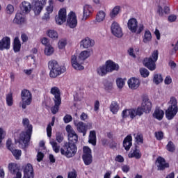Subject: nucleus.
Here are the masks:
<instances>
[{
	"instance_id": "obj_1",
	"label": "nucleus",
	"mask_w": 178,
	"mask_h": 178,
	"mask_svg": "<svg viewBox=\"0 0 178 178\" xmlns=\"http://www.w3.org/2000/svg\"><path fill=\"white\" fill-rule=\"evenodd\" d=\"M22 124L26 131H23L19 134L17 143H19V144H24L26 147L29 145V143H30V140H31V134H33V125L30 124V120L29 118H24L22 120Z\"/></svg>"
},
{
	"instance_id": "obj_2",
	"label": "nucleus",
	"mask_w": 178,
	"mask_h": 178,
	"mask_svg": "<svg viewBox=\"0 0 178 178\" xmlns=\"http://www.w3.org/2000/svg\"><path fill=\"white\" fill-rule=\"evenodd\" d=\"M91 52H92V49L83 51L80 53L78 58L76 55L72 56L71 63L75 70H84V66L81 65V63H83L86 59L90 58Z\"/></svg>"
},
{
	"instance_id": "obj_3",
	"label": "nucleus",
	"mask_w": 178,
	"mask_h": 178,
	"mask_svg": "<svg viewBox=\"0 0 178 178\" xmlns=\"http://www.w3.org/2000/svg\"><path fill=\"white\" fill-rule=\"evenodd\" d=\"M48 67L50 70L49 76L51 79H56L58 76L63 74L66 72V67L65 66L59 65L58 61L51 60L48 63Z\"/></svg>"
},
{
	"instance_id": "obj_4",
	"label": "nucleus",
	"mask_w": 178,
	"mask_h": 178,
	"mask_svg": "<svg viewBox=\"0 0 178 178\" xmlns=\"http://www.w3.org/2000/svg\"><path fill=\"white\" fill-rule=\"evenodd\" d=\"M168 105V107L165 110V118L168 120H172L178 113L177 99L171 97Z\"/></svg>"
},
{
	"instance_id": "obj_5",
	"label": "nucleus",
	"mask_w": 178,
	"mask_h": 178,
	"mask_svg": "<svg viewBox=\"0 0 178 178\" xmlns=\"http://www.w3.org/2000/svg\"><path fill=\"white\" fill-rule=\"evenodd\" d=\"M158 56H159V51L154 50L149 57H146L143 60V64L150 72H154L156 69V61L158 60Z\"/></svg>"
},
{
	"instance_id": "obj_6",
	"label": "nucleus",
	"mask_w": 178,
	"mask_h": 178,
	"mask_svg": "<svg viewBox=\"0 0 178 178\" xmlns=\"http://www.w3.org/2000/svg\"><path fill=\"white\" fill-rule=\"evenodd\" d=\"M60 154L66 158H73L77 154V146L74 143L66 142L60 149Z\"/></svg>"
},
{
	"instance_id": "obj_7",
	"label": "nucleus",
	"mask_w": 178,
	"mask_h": 178,
	"mask_svg": "<svg viewBox=\"0 0 178 178\" xmlns=\"http://www.w3.org/2000/svg\"><path fill=\"white\" fill-rule=\"evenodd\" d=\"M127 27L131 33H135L136 34H141L144 31V24H139L136 18H131L128 20Z\"/></svg>"
},
{
	"instance_id": "obj_8",
	"label": "nucleus",
	"mask_w": 178,
	"mask_h": 178,
	"mask_svg": "<svg viewBox=\"0 0 178 178\" xmlns=\"http://www.w3.org/2000/svg\"><path fill=\"white\" fill-rule=\"evenodd\" d=\"M22 104V109H26L27 106L31 105L33 102V94L27 89H23L21 92Z\"/></svg>"
},
{
	"instance_id": "obj_9",
	"label": "nucleus",
	"mask_w": 178,
	"mask_h": 178,
	"mask_svg": "<svg viewBox=\"0 0 178 178\" xmlns=\"http://www.w3.org/2000/svg\"><path fill=\"white\" fill-rule=\"evenodd\" d=\"M82 159L85 165H88L92 163V154L91 149L88 146H84L83 148Z\"/></svg>"
},
{
	"instance_id": "obj_10",
	"label": "nucleus",
	"mask_w": 178,
	"mask_h": 178,
	"mask_svg": "<svg viewBox=\"0 0 178 178\" xmlns=\"http://www.w3.org/2000/svg\"><path fill=\"white\" fill-rule=\"evenodd\" d=\"M6 147L12 152L15 159H20V156H22V150L16 149L15 148V145L12 143V139L9 138L7 140Z\"/></svg>"
},
{
	"instance_id": "obj_11",
	"label": "nucleus",
	"mask_w": 178,
	"mask_h": 178,
	"mask_svg": "<svg viewBox=\"0 0 178 178\" xmlns=\"http://www.w3.org/2000/svg\"><path fill=\"white\" fill-rule=\"evenodd\" d=\"M155 164L157 166V170L163 171L165 169H168V168H170V164H169V162H167L165 158L161 156H159L156 158Z\"/></svg>"
},
{
	"instance_id": "obj_12",
	"label": "nucleus",
	"mask_w": 178,
	"mask_h": 178,
	"mask_svg": "<svg viewBox=\"0 0 178 178\" xmlns=\"http://www.w3.org/2000/svg\"><path fill=\"white\" fill-rule=\"evenodd\" d=\"M45 5H47V0H38L32 6V10H33L35 15H38L41 13Z\"/></svg>"
},
{
	"instance_id": "obj_13",
	"label": "nucleus",
	"mask_w": 178,
	"mask_h": 178,
	"mask_svg": "<svg viewBox=\"0 0 178 178\" xmlns=\"http://www.w3.org/2000/svg\"><path fill=\"white\" fill-rule=\"evenodd\" d=\"M111 33L115 37H118V38H121L123 37V32L122 31V28L120 25L116 22H113L111 24Z\"/></svg>"
},
{
	"instance_id": "obj_14",
	"label": "nucleus",
	"mask_w": 178,
	"mask_h": 178,
	"mask_svg": "<svg viewBox=\"0 0 178 178\" xmlns=\"http://www.w3.org/2000/svg\"><path fill=\"white\" fill-rule=\"evenodd\" d=\"M104 65H106L108 73H112V72H119V69H120L119 64L113 62L112 60H108Z\"/></svg>"
},
{
	"instance_id": "obj_15",
	"label": "nucleus",
	"mask_w": 178,
	"mask_h": 178,
	"mask_svg": "<svg viewBox=\"0 0 178 178\" xmlns=\"http://www.w3.org/2000/svg\"><path fill=\"white\" fill-rule=\"evenodd\" d=\"M67 24L70 29H74L76 28V26H77V17L73 11H71L68 15Z\"/></svg>"
},
{
	"instance_id": "obj_16",
	"label": "nucleus",
	"mask_w": 178,
	"mask_h": 178,
	"mask_svg": "<svg viewBox=\"0 0 178 178\" xmlns=\"http://www.w3.org/2000/svg\"><path fill=\"white\" fill-rule=\"evenodd\" d=\"M74 124L79 133H82L83 137L87 134V124L78 120H74Z\"/></svg>"
},
{
	"instance_id": "obj_17",
	"label": "nucleus",
	"mask_w": 178,
	"mask_h": 178,
	"mask_svg": "<svg viewBox=\"0 0 178 178\" xmlns=\"http://www.w3.org/2000/svg\"><path fill=\"white\" fill-rule=\"evenodd\" d=\"M128 156L129 158H135L136 159H141L142 154L140 150V146L135 145L134 147L131 148Z\"/></svg>"
},
{
	"instance_id": "obj_18",
	"label": "nucleus",
	"mask_w": 178,
	"mask_h": 178,
	"mask_svg": "<svg viewBox=\"0 0 178 178\" xmlns=\"http://www.w3.org/2000/svg\"><path fill=\"white\" fill-rule=\"evenodd\" d=\"M141 107L145 110V113H149L152 109V103L148 97H145L143 99Z\"/></svg>"
},
{
	"instance_id": "obj_19",
	"label": "nucleus",
	"mask_w": 178,
	"mask_h": 178,
	"mask_svg": "<svg viewBox=\"0 0 178 178\" xmlns=\"http://www.w3.org/2000/svg\"><path fill=\"white\" fill-rule=\"evenodd\" d=\"M23 178H34V168L31 164L28 163L25 165Z\"/></svg>"
},
{
	"instance_id": "obj_20",
	"label": "nucleus",
	"mask_w": 178,
	"mask_h": 178,
	"mask_svg": "<svg viewBox=\"0 0 178 178\" xmlns=\"http://www.w3.org/2000/svg\"><path fill=\"white\" fill-rule=\"evenodd\" d=\"M5 49H10V38L8 36H5L0 40V51Z\"/></svg>"
},
{
	"instance_id": "obj_21",
	"label": "nucleus",
	"mask_w": 178,
	"mask_h": 178,
	"mask_svg": "<svg viewBox=\"0 0 178 178\" xmlns=\"http://www.w3.org/2000/svg\"><path fill=\"white\" fill-rule=\"evenodd\" d=\"M66 22V9L61 8L58 12V16L56 17V22L60 26Z\"/></svg>"
},
{
	"instance_id": "obj_22",
	"label": "nucleus",
	"mask_w": 178,
	"mask_h": 178,
	"mask_svg": "<svg viewBox=\"0 0 178 178\" xmlns=\"http://www.w3.org/2000/svg\"><path fill=\"white\" fill-rule=\"evenodd\" d=\"M144 112H145V111L142 106L138 107L136 110L134 108H130V118L131 119H134L136 116H142V115H144Z\"/></svg>"
},
{
	"instance_id": "obj_23",
	"label": "nucleus",
	"mask_w": 178,
	"mask_h": 178,
	"mask_svg": "<svg viewBox=\"0 0 178 178\" xmlns=\"http://www.w3.org/2000/svg\"><path fill=\"white\" fill-rule=\"evenodd\" d=\"M122 145L125 149V151H130L131 146L133 145V137L131 134L127 135L122 143Z\"/></svg>"
},
{
	"instance_id": "obj_24",
	"label": "nucleus",
	"mask_w": 178,
	"mask_h": 178,
	"mask_svg": "<svg viewBox=\"0 0 178 178\" xmlns=\"http://www.w3.org/2000/svg\"><path fill=\"white\" fill-rule=\"evenodd\" d=\"M128 86L131 90H137L140 87V80L136 77H132L128 80Z\"/></svg>"
},
{
	"instance_id": "obj_25",
	"label": "nucleus",
	"mask_w": 178,
	"mask_h": 178,
	"mask_svg": "<svg viewBox=\"0 0 178 178\" xmlns=\"http://www.w3.org/2000/svg\"><path fill=\"white\" fill-rule=\"evenodd\" d=\"M50 93L54 95V101H62V97H60V90L59 88L54 86L51 88Z\"/></svg>"
},
{
	"instance_id": "obj_26",
	"label": "nucleus",
	"mask_w": 178,
	"mask_h": 178,
	"mask_svg": "<svg viewBox=\"0 0 178 178\" xmlns=\"http://www.w3.org/2000/svg\"><path fill=\"white\" fill-rule=\"evenodd\" d=\"M13 23L15 24H24L26 23V17L22 14V13H17L13 19Z\"/></svg>"
},
{
	"instance_id": "obj_27",
	"label": "nucleus",
	"mask_w": 178,
	"mask_h": 178,
	"mask_svg": "<svg viewBox=\"0 0 178 178\" xmlns=\"http://www.w3.org/2000/svg\"><path fill=\"white\" fill-rule=\"evenodd\" d=\"M92 12H94V10L92 9V7L91 6L85 5L83 6V17L82 20H87L90 15H91Z\"/></svg>"
},
{
	"instance_id": "obj_28",
	"label": "nucleus",
	"mask_w": 178,
	"mask_h": 178,
	"mask_svg": "<svg viewBox=\"0 0 178 178\" xmlns=\"http://www.w3.org/2000/svg\"><path fill=\"white\" fill-rule=\"evenodd\" d=\"M163 116H165V111L159 108H156L153 113V118H154V119H157V120H162V119H163Z\"/></svg>"
},
{
	"instance_id": "obj_29",
	"label": "nucleus",
	"mask_w": 178,
	"mask_h": 178,
	"mask_svg": "<svg viewBox=\"0 0 178 178\" xmlns=\"http://www.w3.org/2000/svg\"><path fill=\"white\" fill-rule=\"evenodd\" d=\"M88 143L94 147L97 145V132L95 131H90L88 136Z\"/></svg>"
},
{
	"instance_id": "obj_30",
	"label": "nucleus",
	"mask_w": 178,
	"mask_h": 178,
	"mask_svg": "<svg viewBox=\"0 0 178 178\" xmlns=\"http://www.w3.org/2000/svg\"><path fill=\"white\" fill-rule=\"evenodd\" d=\"M95 42L89 38H86L81 42V46L82 45L83 48H90V47H94Z\"/></svg>"
},
{
	"instance_id": "obj_31",
	"label": "nucleus",
	"mask_w": 178,
	"mask_h": 178,
	"mask_svg": "<svg viewBox=\"0 0 178 178\" xmlns=\"http://www.w3.org/2000/svg\"><path fill=\"white\" fill-rule=\"evenodd\" d=\"M13 47L14 52H20V49L22 48V43L20 42V40L19 39V37H15L14 38L13 42Z\"/></svg>"
},
{
	"instance_id": "obj_32",
	"label": "nucleus",
	"mask_w": 178,
	"mask_h": 178,
	"mask_svg": "<svg viewBox=\"0 0 178 178\" xmlns=\"http://www.w3.org/2000/svg\"><path fill=\"white\" fill-rule=\"evenodd\" d=\"M22 13H29L31 10V4L27 1H23L20 6Z\"/></svg>"
},
{
	"instance_id": "obj_33",
	"label": "nucleus",
	"mask_w": 178,
	"mask_h": 178,
	"mask_svg": "<svg viewBox=\"0 0 178 178\" xmlns=\"http://www.w3.org/2000/svg\"><path fill=\"white\" fill-rule=\"evenodd\" d=\"M97 72L98 75L102 76V77H104V76H106V74H108V73H109L108 71V69L106 68V65H105L99 66L97 69Z\"/></svg>"
},
{
	"instance_id": "obj_34",
	"label": "nucleus",
	"mask_w": 178,
	"mask_h": 178,
	"mask_svg": "<svg viewBox=\"0 0 178 178\" xmlns=\"http://www.w3.org/2000/svg\"><path fill=\"white\" fill-rule=\"evenodd\" d=\"M54 106L51 108V111L53 115H56L59 112V106L62 104V100H54Z\"/></svg>"
},
{
	"instance_id": "obj_35",
	"label": "nucleus",
	"mask_w": 178,
	"mask_h": 178,
	"mask_svg": "<svg viewBox=\"0 0 178 178\" xmlns=\"http://www.w3.org/2000/svg\"><path fill=\"white\" fill-rule=\"evenodd\" d=\"M68 143H72V144H77V141H79V136L75 132H72V134H68Z\"/></svg>"
},
{
	"instance_id": "obj_36",
	"label": "nucleus",
	"mask_w": 178,
	"mask_h": 178,
	"mask_svg": "<svg viewBox=\"0 0 178 178\" xmlns=\"http://www.w3.org/2000/svg\"><path fill=\"white\" fill-rule=\"evenodd\" d=\"M152 40V34L149 30H146L143 35V42L147 44Z\"/></svg>"
},
{
	"instance_id": "obj_37",
	"label": "nucleus",
	"mask_w": 178,
	"mask_h": 178,
	"mask_svg": "<svg viewBox=\"0 0 178 178\" xmlns=\"http://www.w3.org/2000/svg\"><path fill=\"white\" fill-rule=\"evenodd\" d=\"M110 111L113 113V115H116L118 112H119V104L118 102L113 101L110 105Z\"/></svg>"
},
{
	"instance_id": "obj_38",
	"label": "nucleus",
	"mask_w": 178,
	"mask_h": 178,
	"mask_svg": "<svg viewBox=\"0 0 178 178\" xmlns=\"http://www.w3.org/2000/svg\"><path fill=\"white\" fill-rule=\"evenodd\" d=\"M54 124H55V117L52 118V120H51V123H49L47 127V137H49V138H51V137H52V127L51 126H54Z\"/></svg>"
},
{
	"instance_id": "obj_39",
	"label": "nucleus",
	"mask_w": 178,
	"mask_h": 178,
	"mask_svg": "<svg viewBox=\"0 0 178 178\" xmlns=\"http://www.w3.org/2000/svg\"><path fill=\"white\" fill-rule=\"evenodd\" d=\"M8 170L12 175H16V172L19 170L17 164L15 163H10L8 164Z\"/></svg>"
},
{
	"instance_id": "obj_40",
	"label": "nucleus",
	"mask_w": 178,
	"mask_h": 178,
	"mask_svg": "<svg viewBox=\"0 0 178 178\" xmlns=\"http://www.w3.org/2000/svg\"><path fill=\"white\" fill-rule=\"evenodd\" d=\"M106 16V14L105 12L100 10L97 13L96 15V22L98 23H101V22H104L105 20V17Z\"/></svg>"
},
{
	"instance_id": "obj_41",
	"label": "nucleus",
	"mask_w": 178,
	"mask_h": 178,
	"mask_svg": "<svg viewBox=\"0 0 178 178\" xmlns=\"http://www.w3.org/2000/svg\"><path fill=\"white\" fill-rule=\"evenodd\" d=\"M163 81V77H162V74H154L153 77V82L154 84H161Z\"/></svg>"
},
{
	"instance_id": "obj_42",
	"label": "nucleus",
	"mask_w": 178,
	"mask_h": 178,
	"mask_svg": "<svg viewBox=\"0 0 178 178\" xmlns=\"http://www.w3.org/2000/svg\"><path fill=\"white\" fill-rule=\"evenodd\" d=\"M6 102L8 106H13V93L10 92L6 95Z\"/></svg>"
},
{
	"instance_id": "obj_43",
	"label": "nucleus",
	"mask_w": 178,
	"mask_h": 178,
	"mask_svg": "<svg viewBox=\"0 0 178 178\" xmlns=\"http://www.w3.org/2000/svg\"><path fill=\"white\" fill-rule=\"evenodd\" d=\"M119 12H120V6H115L110 13V17L111 19L116 17V16L119 15Z\"/></svg>"
},
{
	"instance_id": "obj_44",
	"label": "nucleus",
	"mask_w": 178,
	"mask_h": 178,
	"mask_svg": "<svg viewBox=\"0 0 178 178\" xmlns=\"http://www.w3.org/2000/svg\"><path fill=\"white\" fill-rule=\"evenodd\" d=\"M165 149L168 152H175L176 151V145H175L172 140H170L165 146Z\"/></svg>"
},
{
	"instance_id": "obj_45",
	"label": "nucleus",
	"mask_w": 178,
	"mask_h": 178,
	"mask_svg": "<svg viewBox=\"0 0 178 178\" xmlns=\"http://www.w3.org/2000/svg\"><path fill=\"white\" fill-rule=\"evenodd\" d=\"M47 35L52 40H58V37H59L58 32L54 30H49L47 33Z\"/></svg>"
},
{
	"instance_id": "obj_46",
	"label": "nucleus",
	"mask_w": 178,
	"mask_h": 178,
	"mask_svg": "<svg viewBox=\"0 0 178 178\" xmlns=\"http://www.w3.org/2000/svg\"><path fill=\"white\" fill-rule=\"evenodd\" d=\"M139 72L140 73V75L144 78L148 77L149 76V71L147 70V68L142 67L139 70Z\"/></svg>"
},
{
	"instance_id": "obj_47",
	"label": "nucleus",
	"mask_w": 178,
	"mask_h": 178,
	"mask_svg": "<svg viewBox=\"0 0 178 178\" xmlns=\"http://www.w3.org/2000/svg\"><path fill=\"white\" fill-rule=\"evenodd\" d=\"M54 47H52L51 46L49 45L47 46L44 49V54L45 55H47V56H51V55H52V54H54Z\"/></svg>"
},
{
	"instance_id": "obj_48",
	"label": "nucleus",
	"mask_w": 178,
	"mask_h": 178,
	"mask_svg": "<svg viewBox=\"0 0 178 178\" xmlns=\"http://www.w3.org/2000/svg\"><path fill=\"white\" fill-rule=\"evenodd\" d=\"M137 144H144V136L143 134H138L135 138Z\"/></svg>"
},
{
	"instance_id": "obj_49",
	"label": "nucleus",
	"mask_w": 178,
	"mask_h": 178,
	"mask_svg": "<svg viewBox=\"0 0 178 178\" xmlns=\"http://www.w3.org/2000/svg\"><path fill=\"white\" fill-rule=\"evenodd\" d=\"M163 136H164V134L162 131H156L154 133V136L156 137V139L158 140V141H161V140H163Z\"/></svg>"
},
{
	"instance_id": "obj_50",
	"label": "nucleus",
	"mask_w": 178,
	"mask_h": 178,
	"mask_svg": "<svg viewBox=\"0 0 178 178\" xmlns=\"http://www.w3.org/2000/svg\"><path fill=\"white\" fill-rule=\"evenodd\" d=\"M51 145H52L53 150L56 154H58L60 151L59 146H58V143L56 141L50 142Z\"/></svg>"
},
{
	"instance_id": "obj_51",
	"label": "nucleus",
	"mask_w": 178,
	"mask_h": 178,
	"mask_svg": "<svg viewBox=\"0 0 178 178\" xmlns=\"http://www.w3.org/2000/svg\"><path fill=\"white\" fill-rule=\"evenodd\" d=\"M116 84L118 88L122 89V88L124 86V81L122 78H118L116 80Z\"/></svg>"
},
{
	"instance_id": "obj_52",
	"label": "nucleus",
	"mask_w": 178,
	"mask_h": 178,
	"mask_svg": "<svg viewBox=\"0 0 178 178\" xmlns=\"http://www.w3.org/2000/svg\"><path fill=\"white\" fill-rule=\"evenodd\" d=\"M6 12L8 15H12L15 12V7L12 4H8L6 7Z\"/></svg>"
},
{
	"instance_id": "obj_53",
	"label": "nucleus",
	"mask_w": 178,
	"mask_h": 178,
	"mask_svg": "<svg viewBox=\"0 0 178 178\" xmlns=\"http://www.w3.org/2000/svg\"><path fill=\"white\" fill-rule=\"evenodd\" d=\"M56 140L57 143H62V141H63V134L60 132H57L56 135Z\"/></svg>"
},
{
	"instance_id": "obj_54",
	"label": "nucleus",
	"mask_w": 178,
	"mask_h": 178,
	"mask_svg": "<svg viewBox=\"0 0 178 178\" xmlns=\"http://www.w3.org/2000/svg\"><path fill=\"white\" fill-rule=\"evenodd\" d=\"M130 109H124L122 112V119H127L129 116H130Z\"/></svg>"
},
{
	"instance_id": "obj_55",
	"label": "nucleus",
	"mask_w": 178,
	"mask_h": 178,
	"mask_svg": "<svg viewBox=\"0 0 178 178\" xmlns=\"http://www.w3.org/2000/svg\"><path fill=\"white\" fill-rule=\"evenodd\" d=\"M46 10L49 14L54 12V3H52V1H50L49 5L47 7Z\"/></svg>"
},
{
	"instance_id": "obj_56",
	"label": "nucleus",
	"mask_w": 178,
	"mask_h": 178,
	"mask_svg": "<svg viewBox=\"0 0 178 178\" xmlns=\"http://www.w3.org/2000/svg\"><path fill=\"white\" fill-rule=\"evenodd\" d=\"M63 120L65 123H70L73 120V117L69 114H66L63 118Z\"/></svg>"
},
{
	"instance_id": "obj_57",
	"label": "nucleus",
	"mask_w": 178,
	"mask_h": 178,
	"mask_svg": "<svg viewBox=\"0 0 178 178\" xmlns=\"http://www.w3.org/2000/svg\"><path fill=\"white\" fill-rule=\"evenodd\" d=\"M67 44V42H66V40H60L58 43L59 49H63V48L66 47Z\"/></svg>"
},
{
	"instance_id": "obj_58",
	"label": "nucleus",
	"mask_w": 178,
	"mask_h": 178,
	"mask_svg": "<svg viewBox=\"0 0 178 178\" xmlns=\"http://www.w3.org/2000/svg\"><path fill=\"white\" fill-rule=\"evenodd\" d=\"M115 162H119L120 163H123L124 162V158L122 155H118L115 158Z\"/></svg>"
},
{
	"instance_id": "obj_59",
	"label": "nucleus",
	"mask_w": 178,
	"mask_h": 178,
	"mask_svg": "<svg viewBox=\"0 0 178 178\" xmlns=\"http://www.w3.org/2000/svg\"><path fill=\"white\" fill-rule=\"evenodd\" d=\"M67 178H77V172H76V170L68 172Z\"/></svg>"
},
{
	"instance_id": "obj_60",
	"label": "nucleus",
	"mask_w": 178,
	"mask_h": 178,
	"mask_svg": "<svg viewBox=\"0 0 178 178\" xmlns=\"http://www.w3.org/2000/svg\"><path fill=\"white\" fill-rule=\"evenodd\" d=\"M44 159V153L38 152L37 154V161L38 162H41Z\"/></svg>"
},
{
	"instance_id": "obj_61",
	"label": "nucleus",
	"mask_w": 178,
	"mask_h": 178,
	"mask_svg": "<svg viewBox=\"0 0 178 178\" xmlns=\"http://www.w3.org/2000/svg\"><path fill=\"white\" fill-rule=\"evenodd\" d=\"M65 129L68 135L75 132L74 130H73V128H72L71 125H67Z\"/></svg>"
},
{
	"instance_id": "obj_62",
	"label": "nucleus",
	"mask_w": 178,
	"mask_h": 178,
	"mask_svg": "<svg viewBox=\"0 0 178 178\" xmlns=\"http://www.w3.org/2000/svg\"><path fill=\"white\" fill-rule=\"evenodd\" d=\"M41 42L43 45H45L46 47L49 46V40L47 38H43L41 40Z\"/></svg>"
},
{
	"instance_id": "obj_63",
	"label": "nucleus",
	"mask_w": 178,
	"mask_h": 178,
	"mask_svg": "<svg viewBox=\"0 0 178 178\" xmlns=\"http://www.w3.org/2000/svg\"><path fill=\"white\" fill-rule=\"evenodd\" d=\"M122 170L124 173H128L130 171V166L127 165H124L122 167Z\"/></svg>"
},
{
	"instance_id": "obj_64",
	"label": "nucleus",
	"mask_w": 178,
	"mask_h": 178,
	"mask_svg": "<svg viewBox=\"0 0 178 178\" xmlns=\"http://www.w3.org/2000/svg\"><path fill=\"white\" fill-rule=\"evenodd\" d=\"M157 13L159 15V16H163V8H162V6H158Z\"/></svg>"
}]
</instances>
